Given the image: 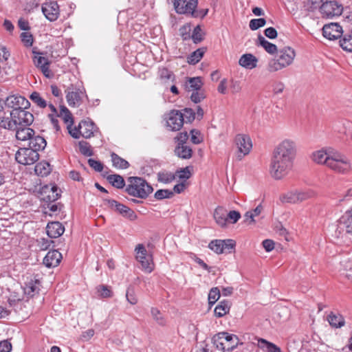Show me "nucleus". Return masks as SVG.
I'll return each mask as SVG.
<instances>
[{
  "label": "nucleus",
  "instance_id": "obj_1",
  "mask_svg": "<svg viewBox=\"0 0 352 352\" xmlns=\"http://www.w3.org/2000/svg\"><path fill=\"white\" fill-rule=\"evenodd\" d=\"M297 154L295 141L284 139L274 148L270 164V174L276 180L286 177L292 170Z\"/></svg>",
  "mask_w": 352,
  "mask_h": 352
},
{
  "label": "nucleus",
  "instance_id": "obj_2",
  "mask_svg": "<svg viewBox=\"0 0 352 352\" xmlns=\"http://www.w3.org/2000/svg\"><path fill=\"white\" fill-rule=\"evenodd\" d=\"M311 160L318 164L324 165L336 173L346 175L351 169V162L343 153L327 147L311 154Z\"/></svg>",
  "mask_w": 352,
  "mask_h": 352
},
{
  "label": "nucleus",
  "instance_id": "obj_3",
  "mask_svg": "<svg viewBox=\"0 0 352 352\" xmlns=\"http://www.w3.org/2000/svg\"><path fill=\"white\" fill-rule=\"evenodd\" d=\"M124 191L132 197L144 199L153 192V188L142 177H129Z\"/></svg>",
  "mask_w": 352,
  "mask_h": 352
},
{
  "label": "nucleus",
  "instance_id": "obj_4",
  "mask_svg": "<svg viewBox=\"0 0 352 352\" xmlns=\"http://www.w3.org/2000/svg\"><path fill=\"white\" fill-rule=\"evenodd\" d=\"M277 52V56L267 63V69L270 72H276L291 65L296 56L295 50L290 47H285Z\"/></svg>",
  "mask_w": 352,
  "mask_h": 352
},
{
  "label": "nucleus",
  "instance_id": "obj_5",
  "mask_svg": "<svg viewBox=\"0 0 352 352\" xmlns=\"http://www.w3.org/2000/svg\"><path fill=\"white\" fill-rule=\"evenodd\" d=\"M212 340L215 347L222 351H232L237 346L239 341L236 335L226 331L215 334Z\"/></svg>",
  "mask_w": 352,
  "mask_h": 352
},
{
  "label": "nucleus",
  "instance_id": "obj_6",
  "mask_svg": "<svg viewBox=\"0 0 352 352\" xmlns=\"http://www.w3.org/2000/svg\"><path fill=\"white\" fill-rule=\"evenodd\" d=\"M96 131L95 124L91 120H82L78 126L69 131V134L75 139H78L80 136L87 139L94 135Z\"/></svg>",
  "mask_w": 352,
  "mask_h": 352
},
{
  "label": "nucleus",
  "instance_id": "obj_7",
  "mask_svg": "<svg viewBox=\"0 0 352 352\" xmlns=\"http://www.w3.org/2000/svg\"><path fill=\"white\" fill-rule=\"evenodd\" d=\"M136 259L141 264V268L146 273H151L154 269L152 255L148 254L143 244H138L135 249Z\"/></svg>",
  "mask_w": 352,
  "mask_h": 352
},
{
  "label": "nucleus",
  "instance_id": "obj_8",
  "mask_svg": "<svg viewBox=\"0 0 352 352\" xmlns=\"http://www.w3.org/2000/svg\"><path fill=\"white\" fill-rule=\"evenodd\" d=\"M343 12V6L336 1L325 0L320 6V12L323 18L332 19L339 16Z\"/></svg>",
  "mask_w": 352,
  "mask_h": 352
},
{
  "label": "nucleus",
  "instance_id": "obj_9",
  "mask_svg": "<svg viewBox=\"0 0 352 352\" xmlns=\"http://www.w3.org/2000/svg\"><path fill=\"white\" fill-rule=\"evenodd\" d=\"M16 161L23 165H32L39 159L38 153L28 147L20 148L15 154Z\"/></svg>",
  "mask_w": 352,
  "mask_h": 352
},
{
  "label": "nucleus",
  "instance_id": "obj_10",
  "mask_svg": "<svg viewBox=\"0 0 352 352\" xmlns=\"http://www.w3.org/2000/svg\"><path fill=\"white\" fill-rule=\"evenodd\" d=\"M236 242L232 239H215L210 242L208 248L215 253H231L235 248Z\"/></svg>",
  "mask_w": 352,
  "mask_h": 352
},
{
  "label": "nucleus",
  "instance_id": "obj_11",
  "mask_svg": "<svg viewBox=\"0 0 352 352\" xmlns=\"http://www.w3.org/2000/svg\"><path fill=\"white\" fill-rule=\"evenodd\" d=\"M32 54H34L32 60L34 65L42 72L46 78L52 77L53 74L50 69V62L48 58L43 56L42 52L37 51L36 47H33Z\"/></svg>",
  "mask_w": 352,
  "mask_h": 352
},
{
  "label": "nucleus",
  "instance_id": "obj_12",
  "mask_svg": "<svg viewBox=\"0 0 352 352\" xmlns=\"http://www.w3.org/2000/svg\"><path fill=\"white\" fill-rule=\"evenodd\" d=\"M234 142L238 148L236 157L239 160H241L250 152L252 147V141L248 135L238 134L235 137Z\"/></svg>",
  "mask_w": 352,
  "mask_h": 352
},
{
  "label": "nucleus",
  "instance_id": "obj_13",
  "mask_svg": "<svg viewBox=\"0 0 352 352\" xmlns=\"http://www.w3.org/2000/svg\"><path fill=\"white\" fill-rule=\"evenodd\" d=\"M104 202L111 209H114L119 212L123 217L128 219L130 221H135L137 219L138 216L135 212L129 208L128 206L119 203L114 199H107Z\"/></svg>",
  "mask_w": 352,
  "mask_h": 352
},
{
  "label": "nucleus",
  "instance_id": "obj_14",
  "mask_svg": "<svg viewBox=\"0 0 352 352\" xmlns=\"http://www.w3.org/2000/svg\"><path fill=\"white\" fill-rule=\"evenodd\" d=\"M10 118L13 119L17 126H28L34 121V116L27 109L11 110Z\"/></svg>",
  "mask_w": 352,
  "mask_h": 352
},
{
  "label": "nucleus",
  "instance_id": "obj_15",
  "mask_svg": "<svg viewBox=\"0 0 352 352\" xmlns=\"http://www.w3.org/2000/svg\"><path fill=\"white\" fill-rule=\"evenodd\" d=\"M184 123V116L180 111L174 109L168 114L166 126L168 130L178 131L183 126Z\"/></svg>",
  "mask_w": 352,
  "mask_h": 352
},
{
  "label": "nucleus",
  "instance_id": "obj_16",
  "mask_svg": "<svg viewBox=\"0 0 352 352\" xmlns=\"http://www.w3.org/2000/svg\"><path fill=\"white\" fill-rule=\"evenodd\" d=\"M6 105L12 110L19 111L21 109H28L30 106V102L23 96L12 95L6 98Z\"/></svg>",
  "mask_w": 352,
  "mask_h": 352
},
{
  "label": "nucleus",
  "instance_id": "obj_17",
  "mask_svg": "<svg viewBox=\"0 0 352 352\" xmlns=\"http://www.w3.org/2000/svg\"><path fill=\"white\" fill-rule=\"evenodd\" d=\"M42 12L50 21H55L59 16V6L55 1L47 2L42 6Z\"/></svg>",
  "mask_w": 352,
  "mask_h": 352
},
{
  "label": "nucleus",
  "instance_id": "obj_18",
  "mask_svg": "<svg viewBox=\"0 0 352 352\" xmlns=\"http://www.w3.org/2000/svg\"><path fill=\"white\" fill-rule=\"evenodd\" d=\"M323 36L329 40H336L342 34V28L337 23L326 24L322 28Z\"/></svg>",
  "mask_w": 352,
  "mask_h": 352
},
{
  "label": "nucleus",
  "instance_id": "obj_19",
  "mask_svg": "<svg viewBox=\"0 0 352 352\" xmlns=\"http://www.w3.org/2000/svg\"><path fill=\"white\" fill-rule=\"evenodd\" d=\"M197 4L198 0H189L188 2L181 0L174 6V8L178 14H190L192 10L196 9Z\"/></svg>",
  "mask_w": 352,
  "mask_h": 352
},
{
  "label": "nucleus",
  "instance_id": "obj_20",
  "mask_svg": "<svg viewBox=\"0 0 352 352\" xmlns=\"http://www.w3.org/2000/svg\"><path fill=\"white\" fill-rule=\"evenodd\" d=\"M47 234L51 239H56L61 236L65 231V228L61 223L58 221H52L47 223Z\"/></svg>",
  "mask_w": 352,
  "mask_h": 352
},
{
  "label": "nucleus",
  "instance_id": "obj_21",
  "mask_svg": "<svg viewBox=\"0 0 352 352\" xmlns=\"http://www.w3.org/2000/svg\"><path fill=\"white\" fill-rule=\"evenodd\" d=\"M62 258L61 254L57 250H51L47 252L43 258V264L47 267H54L57 266Z\"/></svg>",
  "mask_w": 352,
  "mask_h": 352
},
{
  "label": "nucleus",
  "instance_id": "obj_22",
  "mask_svg": "<svg viewBox=\"0 0 352 352\" xmlns=\"http://www.w3.org/2000/svg\"><path fill=\"white\" fill-rule=\"evenodd\" d=\"M46 144V141L43 137L40 135H35V134L31 136L28 142V147L31 149L36 150V153L43 150L45 148Z\"/></svg>",
  "mask_w": 352,
  "mask_h": 352
},
{
  "label": "nucleus",
  "instance_id": "obj_23",
  "mask_svg": "<svg viewBox=\"0 0 352 352\" xmlns=\"http://www.w3.org/2000/svg\"><path fill=\"white\" fill-rule=\"evenodd\" d=\"M258 59L252 54L242 55L239 60V64L246 69H252L256 67Z\"/></svg>",
  "mask_w": 352,
  "mask_h": 352
},
{
  "label": "nucleus",
  "instance_id": "obj_24",
  "mask_svg": "<svg viewBox=\"0 0 352 352\" xmlns=\"http://www.w3.org/2000/svg\"><path fill=\"white\" fill-rule=\"evenodd\" d=\"M83 93L80 89L76 91H68L66 95V99L70 107L80 105Z\"/></svg>",
  "mask_w": 352,
  "mask_h": 352
},
{
  "label": "nucleus",
  "instance_id": "obj_25",
  "mask_svg": "<svg viewBox=\"0 0 352 352\" xmlns=\"http://www.w3.org/2000/svg\"><path fill=\"white\" fill-rule=\"evenodd\" d=\"M15 130H16V139L23 142H28L31 136L35 134V131L32 129L27 126H17Z\"/></svg>",
  "mask_w": 352,
  "mask_h": 352
},
{
  "label": "nucleus",
  "instance_id": "obj_26",
  "mask_svg": "<svg viewBox=\"0 0 352 352\" xmlns=\"http://www.w3.org/2000/svg\"><path fill=\"white\" fill-rule=\"evenodd\" d=\"M40 282L37 279H30L25 283L24 292L30 296H34L40 289Z\"/></svg>",
  "mask_w": 352,
  "mask_h": 352
},
{
  "label": "nucleus",
  "instance_id": "obj_27",
  "mask_svg": "<svg viewBox=\"0 0 352 352\" xmlns=\"http://www.w3.org/2000/svg\"><path fill=\"white\" fill-rule=\"evenodd\" d=\"M340 222L341 228L344 229L346 233L352 234V210L342 215Z\"/></svg>",
  "mask_w": 352,
  "mask_h": 352
},
{
  "label": "nucleus",
  "instance_id": "obj_28",
  "mask_svg": "<svg viewBox=\"0 0 352 352\" xmlns=\"http://www.w3.org/2000/svg\"><path fill=\"white\" fill-rule=\"evenodd\" d=\"M203 85L201 77L189 78L186 82V90L188 91H199Z\"/></svg>",
  "mask_w": 352,
  "mask_h": 352
},
{
  "label": "nucleus",
  "instance_id": "obj_29",
  "mask_svg": "<svg viewBox=\"0 0 352 352\" xmlns=\"http://www.w3.org/2000/svg\"><path fill=\"white\" fill-rule=\"evenodd\" d=\"M257 45L263 47L265 50L270 54H274L277 52L276 45L267 41L265 37L261 34L258 36Z\"/></svg>",
  "mask_w": 352,
  "mask_h": 352
},
{
  "label": "nucleus",
  "instance_id": "obj_30",
  "mask_svg": "<svg viewBox=\"0 0 352 352\" xmlns=\"http://www.w3.org/2000/svg\"><path fill=\"white\" fill-rule=\"evenodd\" d=\"M175 155L182 159H190L192 155V148L186 145L177 146L175 148Z\"/></svg>",
  "mask_w": 352,
  "mask_h": 352
},
{
  "label": "nucleus",
  "instance_id": "obj_31",
  "mask_svg": "<svg viewBox=\"0 0 352 352\" xmlns=\"http://www.w3.org/2000/svg\"><path fill=\"white\" fill-rule=\"evenodd\" d=\"M214 218L218 225L225 227L227 224V213L221 207H217L214 212Z\"/></svg>",
  "mask_w": 352,
  "mask_h": 352
},
{
  "label": "nucleus",
  "instance_id": "obj_32",
  "mask_svg": "<svg viewBox=\"0 0 352 352\" xmlns=\"http://www.w3.org/2000/svg\"><path fill=\"white\" fill-rule=\"evenodd\" d=\"M329 324L335 328H340L344 325L345 321L342 315L331 312L327 317Z\"/></svg>",
  "mask_w": 352,
  "mask_h": 352
},
{
  "label": "nucleus",
  "instance_id": "obj_33",
  "mask_svg": "<svg viewBox=\"0 0 352 352\" xmlns=\"http://www.w3.org/2000/svg\"><path fill=\"white\" fill-rule=\"evenodd\" d=\"M206 51V48L205 47H201L194 51L188 56V63H189L190 65H195L197 63H199L200 60L202 58Z\"/></svg>",
  "mask_w": 352,
  "mask_h": 352
},
{
  "label": "nucleus",
  "instance_id": "obj_34",
  "mask_svg": "<svg viewBox=\"0 0 352 352\" xmlns=\"http://www.w3.org/2000/svg\"><path fill=\"white\" fill-rule=\"evenodd\" d=\"M230 311V303L228 300H222L216 306L214 309V315L218 318H221L228 314Z\"/></svg>",
  "mask_w": 352,
  "mask_h": 352
},
{
  "label": "nucleus",
  "instance_id": "obj_35",
  "mask_svg": "<svg viewBox=\"0 0 352 352\" xmlns=\"http://www.w3.org/2000/svg\"><path fill=\"white\" fill-rule=\"evenodd\" d=\"M34 171L39 176H47L51 172L50 164L45 161L41 162L36 164Z\"/></svg>",
  "mask_w": 352,
  "mask_h": 352
},
{
  "label": "nucleus",
  "instance_id": "obj_36",
  "mask_svg": "<svg viewBox=\"0 0 352 352\" xmlns=\"http://www.w3.org/2000/svg\"><path fill=\"white\" fill-rule=\"evenodd\" d=\"M107 179L113 186L119 189L123 188L126 186L125 185L124 178L120 175L113 174L108 175Z\"/></svg>",
  "mask_w": 352,
  "mask_h": 352
},
{
  "label": "nucleus",
  "instance_id": "obj_37",
  "mask_svg": "<svg viewBox=\"0 0 352 352\" xmlns=\"http://www.w3.org/2000/svg\"><path fill=\"white\" fill-rule=\"evenodd\" d=\"M263 210V206L261 204L257 206L254 210H249L245 212L244 215V221L250 224L252 223H254V217L258 216Z\"/></svg>",
  "mask_w": 352,
  "mask_h": 352
},
{
  "label": "nucleus",
  "instance_id": "obj_38",
  "mask_svg": "<svg viewBox=\"0 0 352 352\" xmlns=\"http://www.w3.org/2000/svg\"><path fill=\"white\" fill-rule=\"evenodd\" d=\"M113 166L116 168L126 169L129 167V163L115 153L111 155Z\"/></svg>",
  "mask_w": 352,
  "mask_h": 352
},
{
  "label": "nucleus",
  "instance_id": "obj_39",
  "mask_svg": "<svg viewBox=\"0 0 352 352\" xmlns=\"http://www.w3.org/2000/svg\"><path fill=\"white\" fill-rule=\"evenodd\" d=\"M340 45L344 51L352 52V28L349 34L340 40Z\"/></svg>",
  "mask_w": 352,
  "mask_h": 352
},
{
  "label": "nucleus",
  "instance_id": "obj_40",
  "mask_svg": "<svg viewBox=\"0 0 352 352\" xmlns=\"http://www.w3.org/2000/svg\"><path fill=\"white\" fill-rule=\"evenodd\" d=\"M258 346L261 349L266 347L267 352H282L278 346L263 338L258 339Z\"/></svg>",
  "mask_w": 352,
  "mask_h": 352
},
{
  "label": "nucleus",
  "instance_id": "obj_41",
  "mask_svg": "<svg viewBox=\"0 0 352 352\" xmlns=\"http://www.w3.org/2000/svg\"><path fill=\"white\" fill-rule=\"evenodd\" d=\"M30 98L34 104L40 108L43 109L47 106V101L41 96L38 92H32L30 96Z\"/></svg>",
  "mask_w": 352,
  "mask_h": 352
},
{
  "label": "nucleus",
  "instance_id": "obj_42",
  "mask_svg": "<svg viewBox=\"0 0 352 352\" xmlns=\"http://www.w3.org/2000/svg\"><path fill=\"white\" fill-rule=\"evenodd\" d=\"M0 127L8 130H15L17 126L11 118L0 117Z\"/></svg>",
  "mask_w": 352,
  "mask_h": 352
},
{
  "label": "nucleus",
  "instance_id": "obj_43",
  "mask_svg": "<svg viewBox=\"0 0 352 352\" xmlns=\"http://www.w3.org/2000/svg\"><path fill=\"white\" fill-rule=\"evenodd\" d=\"M280 199V201L283 203H298L297 190L287 192V193L281 195Z\"/></svg>",
  "mask_w": 352,
  "mask_h": 352
},
{
  "label": "nucleus",
  "instance_id": "obj_44",
  "mask_svg": "<svg viewBox=\"0 0 352 352\" xmlns=\"http://www.w3.org/2000/svg\"><path fill=\"white\" fill-rule=\"evenodd\" d=\"M158 74L161 80L164 81L171 80L172 82L175 80V76L173 72L166 67L160 68Z\"/></svg>",
  "mask_w": 352,
  "mask_h": 352
},
{
  "label": "nucleus",
  "instance_id": "obj_45",
  "mask_svg": "<svg viewBox=\"0 0 352 352\" xmlns=\"http://www.w3.org/2000/svg\"><path fill=\"white\" fill-rule=\"evenodd\" d=\"M58 188L56 186H53L50 188L49 194L45 196L43 199L46 202H54L57 200L60 195L57 192Z\"/></svg>",
  "mask_w": 352,
  "mask_h": 352
},
{
  "label": "nucleus",
  "instance_id": "obj_46",
  "mask_svg": "<svg viewBox=\"0 0 352 352\" xmlns=\"http://www.w3.org/2000/svg\"><path fill=\"white\" fill-rule=\"evenodd\" d=\"M78 146H79L80 152L83 155L89 157V156H92L94 155V153L91 149V146L89 144V143H88L87 142L83 141V140L80 141L78 142Z\"/></svg>",
  "mask_w": 352,
  "mask_h": 352
},
{
  "label": "nucleus",
  "instance_id": "obj_47",
  "mask_svg": "<svg viewBox=\"0 0 352 352\" xmlns=\"http://www.w3.org/2000/svg\"><path fill=\"white\" fill-rule=\"evenodd\" d=\"M158 181L164 184H168L173 182L175 176L170 172H160L157 174Z\"/></svg>",
  "mask_w": 352,
  "mask_h": 352
},
{
  "label": "nucleus",
  "instance_id": "obj_48",
  "mask_svg": "<svg viewBox=\"0 0 352 352\" xmlns=\"http://www.w3.org/2000/svg\"><path fill=\"white\" fill-rule=\"evenodd\" d=\"M190 38L192 39L193 43L195 44L199 43L204 39L202 30L199 25H197L191 34Z\"/></svg>",
  "mask_w": 352,
  "mask_h": 352
},
{
  "label": "nucleus",
  "instance_id": "obj_49",
  "mask_svg": "<svg viewBox=\"0 0 352 352\" xmlns=\"http://www.w3.org/2000/svg\"><path fill=\"white\" fill-rule=\"evenodd\" d=\"M59 117H62L65 123L73 124V119L71 112L65 106H60Z\"/></svg>",
  "mask_w": 352,
  "mask_h": 352
},
{
  "label": "nucleus",
  "instance_id": "obj_50",
  "mask_svg": "<svg viewBox=\"0 0 352 352\" xmlns=\"http://www.w3.org/2000/svg\"><path fill=\"white\" fill-rule=\"evenodd\" d=\"M220 290L218 287H212L208 294V303L210 305H214L220 298Z\"/></svg>",
  "mask_w": 352,
  "mask_h": 352
},
{
  "label": "nucleus",
  "instance_id": "obj_51",
  "mask_svg": "<svg viewBox=\"0 0 352 352\" xmlns=\"http://www.w3.org/2000/svg\"><path fill=\"white\" fill-rule=\"evenodd\" d=\"M97 292L101 298H109L112 296L111 288L104 285H98L96 287Z\"/></svg>",
  "mask_w": 352,
  "mask_h": 352
},
{
  "label": "nucleus",
  "instance_id": "obj_52",
  "mask_svg": "<svg viewBox=\"0 0 352 352\" xmlns=\"http://www.w3.org/2000/svg\"><path fill=\"white\" fill-rule=\"evenodd\" d=\"M266 23V20L264 18L253 19L250 21V28L252 30H256L258 28L263 27Z\"/></svg>",
  "mask_w": 352,
  "mask_h": 352
},
{
  "label": "nucleus",
  "instance_id": "obj_53",
  "mask_svg": "<svg viewBox=\"0 0 352 352\" xmlns=\"http://www.w3.org/2000/svg\"><path fill=\"white\" fill-rule=\"evenodd\" d=\"M173 195V192L167 189H161L155 192L154 197L156 199L162 200L166 198H170Z\"/></svg>",
  "mask_w": 352,
  "mask_h": 352
},
{
  "label": "nucleus",
  "instance_id": "obj_54",
  "mask_svg": "<svg viewBox=\"0 0 352 352\" xmlns=\"http://www.w3.org/2000/svg\"><path fill=\"white\" fill-rule=\"evenodd\" d=\"M21 41L23 45L27 47H31L34 42V38L31 33L30 32H22L20 35Z\"/></svg>",
  "mask_w": 352,
  "mask_h": 352
},
{
  "label": "nucleus",
  "instance_id": "obj_55",
  "mask_svg": "<svg viewBox=\"0 0 352 352\" xmlns=\"http://www.w3.org/2000/svg\"><path fill=\"white\" fill-rule=\"evenodd\" d=\"M314 196V192L312 190H297L298 202H302L309 199Z\"/></svg>",
  "mask_w": 352,
  "mask_h": 352
},
{
  "label": "nucleus",
  "instance_id": "obj_56",
  "mask_svg": "<svg viewBox=\"0 0 352 352\" xmlns=\"http://www.w3.org/2000/svg\"><path fill=\"white\" fill-rule=\"evenodd\" d=\"M191 28L189 24H186L179 28V34L184 41H186L190 38Z\"/></svg>",
  "mask_w": 352,
  "mask_h": 352
},
{
  "label": "nucleus",
  "instance_id": "obj_57",
  "mask_svg": "<svg viewBox=\"0 0 352 352\" xmlns=\"http://www.w3.org/2000/svg\"><path fill=\"white\" fill-rule=\"evenodd\" d=\"M184 113H182V116H184V122H191L195 118V111L190 108H185L184 110Z\"/></svg>",
  "mask_w": 352,
  "mask_h": 352
},
{
  "label": "nucleus",
  "instance_id": "obj_58",
  "mask_svg": "<svg viewBox=\"0 0 352 352\" xmlns=\"http://www.w3.org/2000/svg\"><path fill=\"white\" fill-rule=\"evenodd\" d=\"M88 164L96 172H101L103 170V164L98 160L90 158L88 160Z\"/></svg>",
  "mask_w": 352,
  "mask_h": 352
},
{
  "label": "nucleus",
  "instance_id": "obj_59",
  "mask_svg": "<svg viewBox=\"0 0 352 352\" xmlns=\"http://www.w3.org/2000/svg\"><path fill=\"white\" fill-rule=\"evenodd\" d=\"M151 314L153 318L159 324L164 325L165 324V320L162 317V314L160 313V310H158L157 308L151 309Z\"/></svg>",
  "mask_w": 352,
  "mask_h": 352
},
{
  "label": "nucleus",
  "instance_id": "obj_60",
  "mask_svg": "<svg viewBox=\"0 0 352 352\" xmlns=\"http://www.w3.org/2000/svg\"><path fill=\"white\" fill-rule=\"evenodd\" d=\"M176 175L181 179H188L190 177L191 173L190 172L189 168L186 167L181 168L180 170L176 172Z\"/></svg>",
  "mask_w": 352,
  "mask_h": 352
},
{
  "label": "nucleus",
  "instance_id": "obj_61",
  "mask_svg": "<svg viewBox=\"0 0 352 352\" xmlns=\"http://www.w3.org/2000/svg\"><path fill=\"white\" fill-rule=\"evenodd\" d=\"M190 140L195 144L201 143L202 138L200 137V132L196 129H192L190 131Z\"/></svg>",
  "mask_w": 352,
  "mask_h": 352
},
{
  "label": "nucleus",
  "instance_id": "obj_62",
  "mask_svg": "<svg viewBox=\"0 0 352 352\" xmlns=\"http://www.w3.org/2000/svg\"><path fill=\"white\" fill-rule=\"evenodd\" d=\"M37 243L38 246L40 248L41 250H46L50 248L51 243H53V241L47 239L41 238L37 240Z\"/></svg>",
  "mask_w": 352,
  "mask_h": 352
},
{
  "label": "nucleus",
  "instance_id": "obj_63",
  "mask_svg": "<svg viewBox=\"0 0 352 352\" xmlns=\"http://www.w3.org/2000/svg\"><path fill=\"white\" fill-rule=\"evenodd\" d=\"M126 298L131 305H135L138 302V299L134 294L133 289L131 288H128L126 294Z\"/></svg>",
  "mask_w": 352,
  "mask_h": 352
},
{
  "label": "nucleus",
  "instance_id": "obj_64",
  "mask_svg": "<svg viewBox=\"0 0 352 352\" xmlns=\"http://www.w3.org/2000/svg\"><path fill=\"white\" fill-rule=\"evenodd\" d=\"M204 98H205L204 94L199 91H192V93L190 96L191 100L195 103H199Z\"/></svg>",
  "mask_w": 352,
  "mask_h": 352
}]
</instances>
